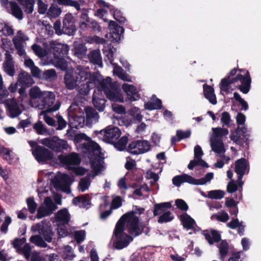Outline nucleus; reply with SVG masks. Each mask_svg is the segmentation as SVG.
Returning <instances> with one entry per match:
<instances>
[{
	"instance_id": "obj_51",
	"label": "nucleus",
	"mask_w": 261,
	"mask_h": 261,
	"mask_svg": "<svg viewBox=\"0 0 261 261\" xmlns=\"http://www.w3.org/2000/svg\"><path fill=\"white\" fill-rule=\"evenodd\" d=\"M173 219L174 216L172 215L171 212L169 211L160 215L158 222L159 223H164L171 221Z\"/></svg>"
},
{
	"instance_id": "obj_11",
	"label": "nucleus",
	"mask_w": 261,
	"mask_h": 261,
	"mask_svg": "<svg viewBox=\"0 0 261 261\" xmlns=\"http://www.w3.org/2000/svg\"><path fill=\"white\" fill-rule=\"evenodd\" d=\"M41 143L56 151H61L68 147L67 142L56 137H49L41 140Z\"/></svg>"
},
{
	"instance_id": "obj_62",
	"label": "nucleus",
	"mask_w": 261,
	"mask_h": 261,
	"mask_svg": "<svg viewBox=\"0 0 261 261\" xmlns=\"http://www.w3.org/2000/svg\"><path fill=\"white\" fill-rule=\"evenodd\" d=\"M230 121V116L229 114L226 112H223L222 113L221 122L223 123V125L229 127Z\"/></svg>"
},
{
	"instance_id": "obj_23",
	"label": "nucleus",
	"mask_w": 261,
	"mask_h": 261,
	"mask_svg": "<svg viewBox=\"0 0 261 261\" xmlns=\"http://www.w3.org/2000/svg\"><path fill=\"white\" fill-rule=\"evenodd\" d=\"M5 105L8 108L11 117H16L21 113L18 104L15 98L8 99Z\"/></svg>"
},
{
	"instance_id": "obj_44",
	"label": "nucleus",
	"mask_w": 261,
	"mask_h": 261,
	"mask_svg": "<svg viewBox=\"0 0 261 261\" xmlns=\"http://www.w3.org/2000/svg\"><path fill=\"white\" fill-rule=\"evenodd\" d=\"M113 72L120 79L123 81L131 82L130 76L124 72L123 69L119 66H116L113 70Z\"/></svg>"
},
{
	"instance_id": "obj_32",
	"label": "nucleus",
	"mask_w": 261,
	"mask_h": 261,
	"mask_svg": "<svg viewBox=\"0 0 261 261\" xmlns=\"http://www.w3.org/2000/svg\"><path fill=\"white\" fill-rule=\"evenodd\" d=\"M203 235L210 245H212L214 242H218L221 240L220 234L214 230L204 231Z\"/></svg>"
},
{
	"instance_id": "obj_48",
	"label": "nucleus",
	"mask_w": 261,
	"mask_h": 261,
	"mask_svg": "<svg viewBox=\"0 0 261 261\" xmlns=\"http://www.w3.org/2000/svg\"><path fill=\"white\" fill-rule=\"evenodd\" d=\"M116 50L115 48H114L111 44L107 45V46H104L103 51L104 55L106 56L110 62L112 64L113 61V55L114 51Z\"/></svg>"
},
{
	"instance_id": "obj_39",
	"label": "nucleus",
	"mask_w": 261,
	"mask_h": 261,
	"mask_svg": "<svg viewBox=\"0 0 261 261\" xmlns=\"http://www.w3.org/2000/svg\"><path fill=\"white\" fill-rule=\"evenodd\" d=\"M72 202L74 205H77L80 207H86L89 204V196L84 195L75 197L73 199Z\"/></svg>"
},
{
	"instance_id": "obj_1",
	"label": "nucleus",
	"mask_w": 261,
	"mask_h": 261,
	"mask_svg": "<svg viewBox=\"0 0 261 261\" xmlns=\"http://www.w3.org/2000/svg\"><path fill=\"white\" fill-rule=\"evenodd\" d=\"M143 208L135 206L132 211L123 215L117 223L114 231L116 238L115 247L117 249H122L128 245L133 241V238L124 232V226L128 233L136 237L141 234L144 229V225L139 221L136 214H141Z\"/></svg>"
},
{
	"instance_id": "obj_9",
	"label": "nucleus",
	"mask_w": 261,
	"mask_h": 261,
	"mask_svg": "<svg viewBox=\"0 0 261 261\" xmlns=\"http://www.w3.org/2000/svg\"><path fill=\"white\" fill-rule=\"evenodd\" d=\"M72 181V178L68 175L59 173L55 177L53 184L57 190L69 193L70 192V186Z\"/></svg>"
},
{
	"instance_id": "obj_60",
	"label": "nucleus",
	"mask_w": 261,
	"mask_h": 261,
	"mask_svg": "<svg viewBox=\"0 0 261 261\" xmlns=\"http://www.w3.org/2000/svg\"><path fill=\"white\" fill-rule=\"evenodd\" d=\"M46 111H42L40 113V115L43 117V120L45 122L50 126H53L55 124V120L51 117L48 116L46 114Z\"/></svg>"
},
{
	"instance_id": "obj_34",
	"label": "nucleus",
	"mask_w": 261,
	"mask_h": 261,
	"mask_svg": "<svg viewBox=\"0 0 261 261\" xmlns=\"http://www.w3.org/2000/svg\"><path fill=\"white\" fill-rule=\"evenodd\" d=\"M99 92V91L97 92L96 91L94 92L92 97V101L95 108L99 111L102 112L105 110L106 101L105 99L98 97Z\"/></svg>"
},
{
	"instance_id": "obj_16",
	"label": "nucleus",
	"mask_w": 261,
	"mask_h": 261,
	"mask_svg": "<svg viewBox=\"0 0 261 261\" xmlns=\"http://www.w3.org/2000/svg\"><path fill=\"white\" fill-rule=\"evenodd\" d=\"M91 165L92 164H91ZM91 167L94 173H90L86 176L82 178L79 182L78 189L82 192H84L89 189L91 182L92 179L98 175L99 172L101 170L102 167V161L100 160V167L99 169H96L95 168L93 167L92 165H91Z\"/></svg>"
},
{
	"instance_id": "obj_27",
	"label": "nucleus",
	"mask_w": 261,
	"mask_h": 261,
	"mask_svg": "<svg viewBox=\"0 0 261 261\" xmlns=\"http://www.w3.org/2000/svg\"><path fill=\"white\" fill-rule=\"evenodd\" d=\"M43 94L44 91H41L37 87L35 86L31 88L29 92L30 103L32 107H33V105H37V103L35 102L36 100L39 99L40 101Z\"/></svg>"
},
{
	"instance_id": "obj_5",
	"label": "nucleus",
	"mask_w": 261,
	"mask_h": 261,
	"mask_svg": "<svg viewBox=\"0 0 261 261\" xmlns=\"http://www.w3.org/2000/svg\"><path fill=\"white\" fill-rule=\"evenodd\" d=\"M98 91H103L107 98L111 101L123 102V97L120 90L113 84L110 77L101 80Z\"/></svg>"
},
{
	"instance_id": "obj_43",
	"label": "nucleus",
	"mask_w": 261,
	"mask_h": 261,
	"mask_svg": "<svg viewBox=\"0 0 261 261\" xmlns=\"http://www.w3.org/2000/svg\"><path fill=\"white\" fill-rule=\"evenodd\" d=\"M220 258L224 260L228 252V243L225 241H222L218 246Z\"/></svg>"
},
{
	"instance_id": "obj_30",
	"label": "nucleus",
	"mask_w": 261,
	"mask_h": 261,
	"mask_svg": "<svg viewBox=\"0 0 261 261\" xmlns=\"http://www.w3.org/2000/svg\"><path fill=\"white\" fill-rule=\"evenodd\" d=\"M86 115V122L88 124L91 125L98 122L99 116L98 113L92 108H85Z\"/></svg>"
},
{
	"instance_id": "obj_19",
	"label": "nucleus",
	"mask_w": 261,
	"mask_h": 261,
	"mask_svg": "<svg viewBox=\"0 0 261 261\" xmlns=\"http://www.w3.org/2000/svg\"><path fill=\"white\" fill-rule=\"evenodd\" d=\"M76 78L79 80V82H85L88 80H96L91 74L88 69L84 68L81 66H77L75 67L73 72Z\"/></svg>"
},
{
	"instance_id": "obj_26",
	"label": "nucleus",
	"mask_w": 261,
	"mask_h": 261,
	"mask_svg": "<svg viewBox=\"0 0 261 261\" xmlns=\"http://www.w3.org/2000/svg\"><path fill=\"white\" fill-rule=\"evenodd\" d=\"M248 163L246 159L242 158L238 160L235 163V172L239 175V179H242L245 174V171L248 167Z\"/></svg>"
},
{
	"instance_id": "obj_8",
	"label": "nucleus",
	"mask_w": 261,
	"mask_h": 261,
	"mask_svg": "<svg viewBox=\"0 0 261 261\" xmlns=\"http://www.w3.org/2000/svg\"><path fill=\"white\" fill-rule=\"evenodd\" d=\"M60 107V102H55V95L50 91H44V94L40 100L38 101L37 105H33V107L39 110L45 109L44 111L47 112H54L58 110Z\"/></svg>"
},
{
	"instance_id": "obj_24",
	"label": "nucleus",
	"mask_w": 261,
	"mask_h": 261,
	"mask_svg": "<svg viewBox=\"0 0 261 261\" xmlns=\"http://www.w3.org/2000/svg\"><path fill=\"white\" fill-rule=\"evenodd\" d=\"M109 28L113 39L115 41L120 40L121 36L124 32L123 28L118 25L116 22L112 20L109 22Z\"/></svg>"
},
{
	"instance_id": "obj_54",
	"label": "nucleus",
	"mask_w": 261,
	"mask_h": 261,
	"mask_svg": "<svg viewBox=\"0 0 261 261\" xmlns=\"http://www.w3.org/2000/svg\"><path fill=\"white\" fill-rule=\"evenodd\" d=\"M127 142V137L123 136L115 143V147L119 150H123L125 148Z\"/></svg>"
},
{
	"instance_id": "obj_3",
	"label": "nucleus",
	"mask_w": 261,
	"mask_h": 261,
	"mask_svg": "<svg viewBox=\"0 0 261 261\" xmlns=\"http://www.w3.org/2000/svg\"><path fill=\"white\" fill-rule=\"evenodd\" d=\"M234 78L228 76L223 79L220 83V89L226 93H231L236 87L244 94L248 93L250 90L251 78L248 71L241 70Z\"/></svg>"
},
{
	"instance_id": "obj_52",
	"label": "nucleus",
	"mask_w": 261,
	"mask_h": 261,
	"mask_svg": "<svg viewBox=\"0 0 261 261\" xmlns=\"http://www.w3.org/2000/svg\"><path fill=\"white\" fill-rule=\"evenodd\" d=\"M225 192L222 190H212L208 193V197L211 199H220L223 198Z\"/></svg>"
},
{
	"instance_id": "obj_7",
	"label": "nucleus",
	"mask_w": 261,
	"mask_h": 261,
	"mask_svg": "<svg viewBox=\"0 0 261 261\" xmlns=\"http://www.w3.org/2000/svg\"><path fill=\"white\" fill-rule=\"evenodd\" d=\"M214 178L213 172L207 173L204 177L200 179H195L191 175L182 174L174 176L172 179V184L179 187L183 183L187 182L193 185H203L208 183Z\"/></svg>"
},
{
	"instance_id": "obj_57",
	"label": "nucleus",
	"mask_w": 261,
	"mask_h": 261,
	"mask_svg": "<svg viewBox=\"0 0 261 261\" xmlns=\"http://www.w3.org/2000/svg\"><path fill=\"white\" fill-rule=\"evenodd\" d=\"M37 5L38 7V12L39 14H44L47 13L48 6L43 2L42 0L37 1Z\"/></svg>"
},
{
	"instance_id": "obj_53",
	"label": "nucleus",
	"mask_w": 261,
	"mask_h": 261,
	"mask_svg": "<svg viewBox=\"0 0 261 261\" xmlns=\"http://www.w3.org/2000/svg\"><path fill=\"white\" fill-rule=\"evenodd\" d=\"M32 49L35 54L39 58H43L46 55L45 50L43 49L40 46L34 44L32 46Z\"/></svg>"
},
{
	"instance_id": "obj_12",
	"label": "nucleus",
	"mask_w": 261,
	"mask_h": 261,
	"mask_svg": "<svg viewBox=\"0 0 261 261\" xmlns=\"http://www.w3.org/2000/svg\"><path fill=\"white\" fill-rule=\"evenodd\" d=\"M29 40L28 36L21 30L17 32L12 39L18 55L23 58L26 57V52L24 48V42Z\"/></svg>"
},
{
	"instance_id": "obj_45",
	"label": "nucleus",
	"mask_w": 261,
	"mask_h": 261,
	"mask_svg": "<svg viewBox=\"0 0 261 261\" xmlns=\"http://www.w3.org/2000/svg\"><path fill=\"white\" fill-rule=\"evenodd\" d=\"M0 33L5 36H10L14 35V31L12 27L7 23H0Z\"/></svg>"
},
{
	"instance_id": "obj_36",
	"label": "nucleus",
	"mask_w": 261,
	"mask_h": 261,
	"mask_svg": "<svg viewBox=\"0 0 261 261\" xmlns=\"http://www.w3.org/2000/svg\"><path fill=\"white\" fill-rule=\"evenodd\" d=\"M180 220L183 226L187 229H190L196 225L195 220L186 213L180 216Z\"/></svg>"
},
{
	"instance_id": "obj_15",
	"label": "nucleus",
	"mask_w": 261,
	"mask_h": 261,
	"mask_svg": "<svg viewBox=\"0 0 261 261\" xmlns=\"http://www.w3.org/2000/svg\"><path fill=\"white\" fill-rule=\"evenodd\" d=\"M149 143L145 140H139L130 143L128 147V151L134 154L144 153L150 149Z\"/></svg>"
},
{
	"instance_id": "obj_35",
	"label": "nucleus",
	"mask_w": 261,
	"mask_h": 261,
	"mask_svg": "<svg viewBox=\"0 0 261 261\" xmlns=\"http://www.w3.org/2000/svg\"><path fill=\"white\" fill-rule=\"evenodd\" d=\"M90 62L97 65L99 67H102V58L99 50L96 49L91 51L88 55Z\"/></svg>"
},
{
	"instance_id": "obj_56",
	"label": "nucleus",
	"mask_w": 261,
	"mask_h": 261,
	"mask_svg": "<svg viewBox=\"0 0 261 261\" xmlns=\"http://www.w3.org/2000/svg\"><path fill=\"white\" fill-rule=\"evenodd\" d=\"M27 203L29 211L31 214H34L37 208V204L32 197H30L27 199Z\"/></svg>"
},
{
	"instance_id": "obj_4",
	"label": "nucleus",
	"mask_w": 261,
	"mask_h": 261,
	"mask_svg": "<svg viewBox=\"0 0 261 261\" xmlns=\"http://www.w3.org/2000/svg\"><path fill=\"white\" fill-rule=\"evenodd\" d=\"M32 230L39 233V234L32 236L30 239V242L36 246L44 248L47 246L45 241L48 243L51 242L54 232L51 226L48 224L42 221L33 225L32 227Z\"/></svg>"
},
{
	"instance_id": "obj_47",
	"label": "nucleus",
	"mask_w": 261,
	"mask_h": 261,
	"mask_svg": "<svg viewBox=\"0 0 261 261\" xmlns=\"http://www.w3.org/2000/svg\"><path fill=\"white\" fill-rule=\"evenodd\" d=\"M57 77V74L55 69H51L42 72L41 80L51 81Z\"/></svg>"
},
{
	"instance_id": "obj_40",
	"label": "nucleus",
	"mask_w": 261,
	"mask_h": 261,
	"mask_svg": "<svg viewBox=\"0 0 261 261\" xmlns=\"http://www.w3.org/2000/svg\"><path fill=\"white\" fill-rule=\"evenodd\" d=\"M12 14L19 20L23 18V13L21 8L14 2L10 3Z\"/></svg>"
},
{
	"instance_id": "obj_31",
	"label": "nucleus",
	"mask_w": 261,
	"mask_h": 261,
	"mask_svg": "<svg viewBox=\"0 0 261 261\" xmlns=\"http://www.w3.org/2000/svg\"><path fill=\"white\" fill-rule=\"evenodd\" d=\"M69 219V214L66 209L60 210L58 212L55 216V219L57 223V225L66 224L68 223Z\"/></svg>"
},
{
	"instance_id": "obj_61",
	"label": "nucleus",
	"mask_w": 261,
	"mask_h": 261,
	"mask_svg": "<svg viewBox=\"0 0 261 261\" xmlns=\"http://www.w3.org/2000/svg\"><path fill=\"white\" fill-rule=\"evenodd\" d=\"M31 247L29 244H25L18 251L19 253H22L27 259L29 258L30 256V252Z\"/></svg>"
},
{
	"instance_id": "obj_10",
	"label": "nucleus",
	"mask_w": 261,
	"mask_h": 261,
	"mask_svg": "<svg viewBox=\"0 0 261 261\" xmlns=\"http://www.w3.org/2000/svg\"><path fill=\"white\" fill-rule=\"evenodd\" d=\"M121 132L117 127L108 126L98 134V138L106 142L115 143L120 136Z\"/></svg>"
},
{
	"instance_id": "obj_59",
	"label": "nucleus",
	"mask_w": 261,
	"mask_h": 261,
	"mask_svg": "<svg viewBox=\"0 0 261 261\" xmlns=\"http://www.w3.org/2000/svg\"><path fill=\"white\" fill-rule=\"evenodd\" d=\"M11 150L3 146L0 145V154L4 157L5 159L9 161L11 159Z\"/></svg>"
},
{
	"instance_id": "obj_28",
	"label": "nucleus",
	"mask_w": 261,
	"mask_h": 261,
	"mask_svg": "<svg viewBox=\"0 0 261 261\" xmlns=\"http://www.w3.org/2000/svg\"><path fill=\"white\" fill-rule=\"evenodd\" d=\"M66 87L69 90H73L77 88L80 84L79 80L77 79L75 75L72 73H66L64 76Z\"/></svg>"
},
{
	"instance_id": "obj_20",
	"label": "nucleus",
	"mask_w": 261,
	"mask_h": 261,
	"mask_svg": "<svg viewBox=\"0 0 261 261\" xmlns=\"http://www.w3.org/2000/svg\"><path fill=\"white\" fill-rule=\"evenodd\" d=\"M58 160L61 164L66 165H76L80 163L81 159L79 155L74 152L68 155H59Z\"/></svg>"
},
{
	"instance_id": "obj_64",
	"label": "nucleus",
	"mask_w": 261,
	"mask_h": 261,
	"mask_svg": "<svg viewBox=\"0 0 261 261\" xmlns=\"http://www.w3.org/2000/svg\"><path fill=\"white\" fill-rule=\"evenodd\" d=\"M74 239L77 242V243H80L83 242L86 236L85 231L81 230L79 231H76L74 232Z\"/></svg>"
},
{
	"instance_id": "obj_13",
	"label": "nucleus",
	"mask_w": 261,
	"mask_h": 261,
	"mask_svg": "<svg viewBox=\"0 0 261 261\" xmlns=\"http://www.w3.org/2000/svg\"><path fill=\"white\" fill-rule=\"evenodd\" d=\"M45 47L53 54L54 58L63 57L69 50L67 45L54 40L49 41Z\"/></svg>"
},
{
	"instance_id": "obj_49",
	"label": "nucleus",
	"mask_w": 261,
	"mask_h": 261,
	"mask_svg": "<svg viewBox=\"0 0 261 261\" xmlns=\"http://www.w3.org/2000/svg\"><path fill=\"white\" fill-rule=\"evenodd\" d=\"M62 57L54 58V62L56 67L59 68L62 70H65L67 68L68 63Z\"/></svg>"
},
{
	"instance_id": "obj_58",
	"label": "nucleus",
	"mask_w": 261,
	"mask_h": 261,
	"mask_svg": "<svg viewBox=\"0 0 261 261\" xmlns=\"http://www.w3.org/2000/svg\"><path fill=\"white\" fill-rule=\"evenodd\" d=\"M22 5L24 6V11L27 13L30 14L33 12L34 5L33 0H25Z\"/></svg>"
},
{
	"instance_id": "obj_18",
	"label": "nucleus",
	"mask_w": 261,
	"mask_h": 261,
	"mask_svg": "<svg viewBox=\"0 0 261 261\" xmlns=\"http://www.w3.org/2000/svg\"><path fill=\"white\" fill-rule=\"evenodd\" d=\"M64 34L71 36L73 35L76 31L74 17L71 13L65 15L63 21Z\"/></svg>"
},
{
	"instance_id": "obj_2",
	"label": "nucleus",
	"mask_w": 261,
	"mask_h": 261,
	"mask_svg": "<svg viewBox=\"0 0 261 261\" xmlns=\"http://www.w3.org/2000/svg\"><path fill=\"white\" fill-rule=\"evenodd\" d=\"M74 140L77 143H81L80 147L82 152L86 157L90 159L93 167L96 169H99L100 167V160H102L101 148L99 145L92 141L84 133L75 135Z\"/></svg>"
},
{
	"instance_id": "obj_22",
	"label": "nucleus",
	"mask_w": 261,
	"mask_h": 261,
	"mask_svg": "<svg viewBox=\"0 0 261 261\" xmlns=\"http://www.w3.org/2000/svg\"><path fill=\"white\" fill-rule=\"evenodd\" d=\"M4 71L9 76H13L15 74L14 62L12 56L8 51L5 53V59L3 64Z\"/></svg>"
},
{
	"instance_id": "obj_6",
	"label": "nucleus",
	"mask_w": 261,
	"mask_h": 261,
	"mask_svg": "<svg viewBox=\"0 0 261 261\" xmlns=\"http://www.w3.org/2000/svg\"><path fill=\"white\" fill-rule=\"evenodd\" d=\"M213 133L210 136V145L212 150L217 153H221L225 152L223 143L224 138L229 134L227 129L221 127H213Z\"/></svg>"
},
{
	"instance_id": "obj_29",
	"label": "nucleus",
	"mask_w": 261,
	"mask_h": 261,
	"mask_svg": "<svg viewBox=\"0 0 261 261\" xmlns=\"http://www.w3.org/2000/svg\"><path fill=\"white\" fill-rule=\"evenodd\" d=\"M17 83L23 87H29L34 83L31 75L27 72L21 71L18 75Z\"/></svg>"
},
{
	"instance_id": "obj_46",
	"label": "nucleus",
	"mask_w": 261,
	"mask_h": 261,
	"mask_svg": "<svg viewBox=\"0 0 261 261\" xmlns=\"http://www.w3.org/2000/svg\"><path fill=\"white\" fill-rule=\"evenodd\" d=\"M61 13V10L57 6L52 5L47 12V16L50 18L58 17Z\"/></svg>"
},
{
	"instance_id": "obj_21",
	"label": "nucleus",
	"mask_w": 261,
	"mask_h": 261,
	"mask_svg": "<svg viewBox=\"0 0 261 261\" xmlns=\"http://www.w3.org/2000/svg\"><path fill=\"white\" fill-rule=\"evenodd\" d=\"M100 82V80L96 79L81 82L77 86V89L81 94L86 95L89 93L90 89L93 88L94 86H96L98 89V86Z\"/></svg>"
},
{
	"instance_id": "obj_42",
	"label": "nucleus",
	"mask_w": 261,
	"mask_h": 261,
	"mask_svg": "<svg viewBox=\"0 0 261 261\" xmlns=\"http://www.w3.org/2000/svg\"><path fill=\"white\" fill-rule=\"evenodd\" d=\"M87 52L86 46L82 43H75L74 45V54L78 58H82Z\"/></svg>"
},
{
	"instance_id": "obj_33",
	"label": "nucleus",
	"mask_w": 261,
	"mask_h": 261,
	"mask_svg": "<svg viewBox=\"0 0 261 261\" xmlns=\"http://www.w3.org/2000/svg\"><path fill=\"white\" fill-rule=\"evenodd\" d=\"M171 204L170 202H163L156 203L154 205L153 215L154 216L162 215L165 212L169 211L168 209L170 208Z\"/></svg>"
},
{
	"instance_id": "obj_55",
	"label": "nucleus",
	"mask_w": 261,
	"mask_h": 261,
	"mask_svg": "<svg viewBox=\"0 0 261 261\" xmlns=\"http://www.w3.org/2000/svg\"><path fill=\"white\" fill-rule=\"evenodd\" d=\"M9 95L8 91L6 89V88L3 87V83L2 85H0V103H7V101L8 99H7V97Z\"/></svg>"
},
{
	"instance_id": "obj_14",
	"label": "nucleus",
	"mask_w": 261,
	"mask_h": 261,
	"mask_svg": "<svg viewBox=\"0 0 261 261\" xmlns=\"http://www.w3.org/2000/svg\"><path fill=\"white\" fill-rule=\"evenodd\" d=\"M57 208V206L54 203L49 197H45L43 203L39 206L37 211V217L41 219L51 214Z\"/></svg>"
},
{
	"instance_id": "obj_17",
	"label": "nucleus",
	"mask_w": 261,
	"mask_h": 261,
	"mask_svg": "<svg viewBox=\"0 0 261 261\" xmlns=\"http://www.w3.org/2000/svg\"><path fill=\"white\" fill-rule=\"evenodd\" d=\"M32 153L36 160L40 163L50 160L53 156L50 151L40 146H37L33 149Z\"/></svg>"
},
{
	"instance_id": "obj_50",
	"label": "nucleus",
	"mask_w": 261,
	"mask_h": 261,
	"mask_svg": "<svg viewBox=\"0 0 261 261\" xmlns=\"http://www.w3.org/2000/svg\"><path fill=\"white\" fill-rule=\"evenodd\" d=\"M91 19L88 16L86 12H83L80 17L79 25L80 27L82 30H85L87 28V24Z\"/></svg>"
},
{
	"instance_id": "obj_25",
	"label": "nucleus",
	"mask_w": 261,
	"mask_h": 261,
	"mask_svg": "<svg viewBox=\"0 0 261 261\" xmlns=\"http://www.w3.org/2000/svg\"><path fill=\"white\" fill-rule=\"evenodd\" d=\"M122 88L129 99L132 101L139 99V95L136 88L134 86L128 84H124L122 86Z\"/></svg>"
},
{
	"instance_id": "obj_63",
	"label": "nucleus",
	"mask_w": 261,
	"mask_h": 261,
	"mask_svg": "<svg viewBox=\"0 0 261 261\" xmlns=\"http://www.w3.org/2000/svg\"><path fill=\"white\" fill-rule=\"evenodd\" d=\"M34 128L39 135L45 134L47 132V129L41 121H39L35 123L34 125Z\"/></svg>"
},
{
	"instance_id": "obj_38",
	"label": "nucleus",
	"mask_w": 261,
	"mask_h": 261,
	"mask_svg": "<svg viewBox=\"0 0 261 261\" xmlns=\"http://www.w3.org/2000/svg\"><path fill=\"white\" fill-rule=\"evenodd\" d=\"M144 107L146 109L149 110L160 109L162 107V101L153 95L152 97L151 101L146 103Z\"/></svg>"
},
{
	"instance_id": "obj_37",
	"label": "nucleus",
	"mask_w": 261,
	"mask_h": 261,
	"mask_svg": "<svg viewBox=\"0 0 261 261\" xmlns=\"http://www.w3.org/2000/svg\"><path fill=\"white\" fill-rule=\"evenodd\" d=\"M203 91L205 98L207 99L212 104L216 105L217 103V100L213 88L210 86L204 85Z\"/></svg>"
},
{
	"instance_id": "obj_41",
	"label": "nucleus",
	"mask_w": 261,
	"mask_h": 261,
	"mask_svg": "<svg viewBox=\"0 0 261 261\" xmlns=\"http://www.w3.org/2000/svg\"><path fill=\"white\" fill-rule=\"evenodd\" d=\"M60 253L64 259L69 260H72L75 257V255L72 251L71 247L68 245L63 247Z\"/></svg>"
}]
</instances>
